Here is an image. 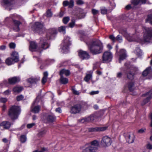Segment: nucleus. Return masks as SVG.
<instances>
[{
    "instance_id": "nucleus-1",
    "label": "nucleus",
    "mask_w": 152,
    "mask_h": 152,
    "mask_svg": "<svg viewBox=\"0 0 152 152\" xmlns=\"http://www.w3.org/2000/svg\"><path fill=\"white\" fill-rule=\"evenodd\" d=\"M88 46L90 52L94 55L101 53L103 48L102 43L99 40L92 42Z\"/></svg>"
},
{
    "instance_id": "nucleus-2",
    "label": "nucleus",
    "mask_w": 152,
    "mask_h": 152,
    "mask_svg": "<svg viewBox=\"0 0 152 152\" xmlns=\"http://www.w3.org/2000/svg\"><path fill=\"white\" fill-rule=\"evenodd\" d=\"M39 44L40 47L37 48V44L35 42H31L29 48L30 50L31 51H38L41 52L43 50L46 49L49 46V45L46 39L42 38L41 39Z\"/></svg>"
},
{
    "instance_id": "nucleus-3",
    "label": "nucleus",
    "mask_w": 152,
    "mask_h": 152,
    "mask_svg": "<svg viewBox=\"0 0 152 152\" xmlns=\"http://www.w3.org/2000/svg\"><path fill=\"white\" fill-rule=\"evenodd\" d=\"M99 145V142L96 140H94L90 144L86 145L82 152H96L98 150Z\"/></svg>"
},
{
    "instance_id": "nucleus-4",
    "label": "nucleus",
    "mask_w": 152,
    "mask_h": 152,
    "mask_svg": "<svg viewBox=\"0 0 152 152\" xmlns=\"http://www.w3.org/2000/svg\"><path fill=\"white\" fill-rule=\"evenodd\" d=\"M20 109L19 106H13L10 109L9 115L12 119H16L20 114Z\"/></svg>"
},
{
    "instance_id": "nucleus-5",
    "label": "nucleus",
    "mask_w": 152,
    "mask_h": 152,
    "mask_svg": "<svg viewBox=\"0 0 152 152\" xmlns=\"http://www.w3.org/2000/svg\"><path fill=\"white\" fill-rule=\"evenodd\" d=\"M143 39L145 42H151L152 40V28H143Z\"/></svg>"
},
{
    "instance_id": "nucleus-6",
    "label": "nucleus",
    "mask_w": 152,
    "mask_h": 152,
    "mask_svg": "<svg viewBox=\"0 0 152 152\" xmlns=\"http://www.w3.org/2000/svg\"><path fill=\"white\" fill-rule=\"evenodd\" d=\"M97 118V117L95 114H92L88 117L79 119L78 121L82 123H88L92 122Z\"/></svg>"
},
{
    "instance_id": "nucleus-7",
    "label": "nucleus",
    "mask_w": 152,
    "mask_h": 152,
    "mask_svg": "<svg viewBox=\"0 0 152 152\" xmlns=\"http://www.w3.org/2000/svg\"><path fill=\"white\" fill-rule=\"evenodd\" d=\"M11 18L12 19L13 22L15 24V27L14 28V30L16 31H18L19 30V26L20 24V23L18 21L15 20V18H19L20 17L17 15L15 14L12 15L11 16Z\"/></svg>"
},
{
    "instance_id": "nucleus-8",
    "label": "nucleus",
    "mask_w": 152,
    "mask_h": 152,
    "mask_svg": "<svg viewBox=\"0 0 152 152\" xmlns=\"http://www.w3.org/2000/svg\"><path fill=\"white\" fill-rule=\"evenodd\" d=\"M111 139L107 136L104 137L101 141V144L103 147L110 146L112 143Z\"/></svg>"
},
{
    "instance_id": "nucleus-9",
    "label": "nucleus",
    "mask_w": 152,
    "mask_h": 152,
    "mask_svg": "<svg viewBox=\"0 0 152 152\" xmlns=\"http://www.w3.org/2000/svg\"><path fill=\"white\" fill-rule=\"evenodd\" d=\"M112 57V55L110 52H105L103 54L102 57L103 63H107L111 61Z\"/></svg>"
},
{
    "instance_id": "nucleus-10",
    "label": "nucleus",
    "mask_w": 152,
    "mask_h": 152,
    "mask_svg": "<svg viewBox=\"0 0 152 152\" xmlns=\"http://www.w3.org/2000/svg\"><path fill=\"white\" fill-rule=\"evenodd\" d=\"M119 33L122 34L126 38L127 40L130 42L135 41L136 40L134 38V36L130 35L127 33L126 30L120 29Z\"/></svg>"
},
{
    "instance_id": "nucleus-11",
    "label": "nucleus",
    "mask_w": 152,
    "mask_h": 152,
    "mask_svg": "<svg viewBox=\"0 0 152 152\" xmlns=\"http://www.w3.org/2000/svg\"><path fill=\"white\" fill-rule=\"evenodd\" d=\"M70 38L68 37H64L63 42L61 43V48L62 50H66L68 49L69 46L70 45Z\"/></svg>"
},
{
    "instance_id": "nucleus-12",
    "label": "nucleus",
    "mask_w": 152,
    "mask_h": 152,
    "mask_svg": "<svg viewBox=\"0 0 152 152\" xmlns=\"http://www.w3.org/2000/svg\"><path fill=\"white\" fill-rule=\"evenodd\" d=\"M34 27V31L40 34L44 30L43 24L39 22L35 23Z\"/></svg>"
},
{
    "instance_id": "nucleus-13",
    "label": "nucleus",
    "mask_w": 152,
    "mask_h": 152,
    "mask_svg": "<svg viewBox=\"0 0 152 152\" xmlns=\"http://www.w3.org/2000/svg\"><path fill=\"white\" fill-rule=\"evenodd\" d=\"M142 96H147V98L144 99L141 103V105H144L148 103L152 98V91H150L148 93L142 95Z\"/></svg>"
},
{
    "instance_id": "nucleus-14",
    "label": "nucleus",
    "mask_w": 152,
    "mask_h": 152,
    "mask_svg": "<svg viewBox=\"0 0 152 152\" xmlns=\"http://www.w3.org/2000/svg\"><path fill=\"white\" fill-rule=\"evenodd\" d=\"M78 55L80 58L83 60L88 59L90 58L88 53L86 51L80 50L78 51Z\"/></svg>"
},
{
    "instance_id": "nucleus-15",
    "label": "nucleus",
    "mask_w": 152,
    "mask_h": 152,
    "mask_svg": "<svg viewBox=\"0 0 152 152\" xmlns=\"http://www.w3.org/2000/svg\"><path fill=\"white\" fill-rule=\"evenodd\" d=\"M81 108V106L79 104L74 105L72 107L70 112L72 113L76 114L80 112Z\"/></svg>"
},
{
    "instance_id": "nucleus-16",
    "label": "nucleus",
    "mask_w": 152,
    "mask_h": 152,
    "mask_svg": "<svg viewBox=\"0 0 152 152\" xmlns=\"http://www.w3.org/2000/svg\"><path fill=\"white\" fill-rule=\"evenodd\" d=\"M57 32V30L55 28H50L48 31V33L47 35L46 38H42L45 39H46L47 42V40H49L51 38V35L53 34H56Z\"/></svg>"
},
{
    "instance_id": "nucleus-17",
    "label": "nucleus",
    "mask_w": 152,
    "mask_h": 152,
    "mask_svg": "<svg viewBox=\"0 0 152 152\" xmlns=\"http://www.w3.org/2000/svg\"><path fill=\"white\" fill-rule=\"evenodd\" d=\"M135 138L134 134L132 132L128 133L126 137V139L129 143H133L134 141Z\"/></svg>"
},
{
    "instance_id": "nucleus-18",
    "label": "nucleus",
    "mask_w": 152,
    "mask_h": 152,
    "mask_svg": "<svg viewBox=\"0 0 152 152\" xmlns=\"http://www.w3.org/2000/svg\"><path fill=\"white\" fill-rule=\"evenodd\" d=\"M142 75L144 76H148L150 78L152 77V70L151 67L147 68L142 72Z\"/></svg>"
},
{
    "instance_id": "nucleus-19",
    "label": "nucleus",
    "mask_w": 152,
    "mask_h": 152,
    "mask_svg": "<svg viewBox=\"0 0 152 152\" xmlns=\"http://www.w3.org/2000/svg\"><path fill=\"white\" fill-rule=\"evenodd\" d=\"M107 128L106 127H91L88 129V131L89 132H100L105 130Z\"/></svg>"
},
{
    "instance_id": "nucleus-20",
    "label": "nucleus",
    "mask_w": 152,
    "mask_h": 152,
    "mask_svg": "<svg viewBox=\"0 0 152 152\" xmlns=\"http://www.w3.org/2000/svg\"><path fill=\"white\" fill-rule=\"evenodd\" d=\"M110 39L113 42L118 41L119 42H121L123 40L122 37L120 35H118L116 37H115L113 35H110L109 36Z\"/></svg>"
},
{
    "instance_id": "nucleus-21",
    "label": "nucleus",
    "mask_w": 152,
    "mask_h": 152,
    "mask_svg": "<svg viewBox=\"0 0 152 152\" xmlns=\"http://www.w3.org/2000/svg\"><path fill=\"white\" fill-rule=\"evenodd\" d=\"M130 70V69H127L125 72V73L126 75L127 78L132 80L134 79V73L131 71Z\"/></svg>"
},
{
    "instance_id": "nucleus-22",
    "label": "nucleus",
    "mask_w": 152,
    "mask_h": 152,
    "mask_svg": "<svg viewBox=\"0 0 152 152\" xmlns=\"http://www.w3.org/2000/svg\"><path fill=\"white\" fill-rule=\"evenodd\" d=\"M126 56V51L123 49L120 50V54L119 55V61L120 63L121 61L125 58Z\"/></svg>"
},
{
    "instance_id": "nucleus-23",
    "label": "nucleus",
    "mask_w": 152,
    "mask_h": 152,
    "mask_svg": "<svg viewBox=\"0 0 152 152\" xmlns=\"http://www.w3.org/2000/svg\"><path fill=\"white\" fill-rule=\"evenodd\" d=\"M20 80V79L19 77H16L10 78L8 80L9 83L11 84H14Z\"/></svg>"
},
{
    "instance_id": "nucleus-24",
    "label": "nucleus",
    "mask_w": 152,
    "mask_h": 152,
    "mask_svg": "<svg viewBox=\"0 0 152 152\" xmlns=\"http://www.w3.org/2000/svg\"><path fill=\"white\" fill-rule=\"evenodd\" d=\"M35 102H34L31 107V111L35 113H38L40 110V106L39 105L34 107V104Z\"/></svg>"
},
{
    "instance_id": "nucleus-25",
    "label": "nucleus",
    "mask_w": 152,
    "mask_h": 152,
    "mask_svg": "<svg viewBox=\"0 0 152 152\" xmlns=\"http://www.w3.org/2000/svg\"><path fill=\"white\" fill-rule=\"evenodd\" d=\"M146 0H132L131 1L132 4L137 6L139 4L145 3Z\"/></svg>"
},
{
    "instance_id": "nucleus-26",
    "label": "nucleus",
    "mask_w": 152,
    "mask_h": 152,
    "mask_svg": "<svg viewBox=\"0 0 152 152\" xmlns=\"http://www.w3.org/2000/svg\"><path fill=\"white\" fill-rule=\"evenodd\" d=\"M12 58L16 62H17L19 60V57L18 53L16 52H13L11 55Z\"/></svg>"
},
{
    "instance_id": "nucleus-27",
    "label": "nucleus",
    "mask_w": 152,
    "mask_h": 152,
    "mask_svg": "<svg viewBox=\"0 0 152 152\" xmlns=\"http://www.w3.org/2000/svg\"><path fill=\"white\" fill-rule=\"evenodd\" d=\"M0 126H3L6 129H9L10 126V122L4 121L0 124Z\"/></svg>"
},
{
    "instance_id": "nucleus-28",
    "label": "nucleus",
    "mask_w": 152,
    "mask_h": 152,
    "mask_svg": "<svg viewBox=\"0 0 152 152\" xmlns=\"http://www.w3.org/2000/svg\"><path fill=\"white\" fill-rule=\"evenodd\" d=\"M5 62L6 64L8 65H10L12 64H14L15 62L13 58H7L6 61Z\"/></svg>"
},
{
    "instance_id": "nucleus-29",
    "label": "nucleus",
    "mask_w": 152,
    "mask_h": 152,
    "mask_svg": "<svg viewBox=\"0 0 152 152\" xmlns=\"http://www.w3.org/2000/svg\"><path fill=\"white\" fill-rule=\"evenodd\" d=\"M70 74V72L69 70H66L65 69H63L60 71V75H62L63 74H64L66 76H68Z\"/></svg>"
},
{
    "instance_id": "nucleus-30",
    "label": "nucleus",
    "mask_w": 152,
    "mask_h": 152,
    "mask_svg": "<svg viewBox=\"0 0 152 152\" xmlns=\"http://www.w3.org/2000/svg\"><path fill=\"white\" fill-rule=\"evenodd\" d=\"M48 76V73L47 72H45L43 73V77L42 80V84H44L46 82Z\"/></svg>"
},
{
    "instance_id": "nucleus-31",
    "label": "nucleus",
    "mask_w": 152,
    "mask_h": 152,
    "mask_svg": "<svg viewBox=\"0 0 152 152\" xmlns=\"http://www.w3.org/2000/svg\"><path fill=\"white\" fill-rule=\"evenodd\" d=\"M60 80V82L63 84H66L68 82V79L64 77L62 75H61Z\"/></svg>"
},
{
    "instance_id": "nucleus-32",
    "label": "nucleus",
    "mask_w": 152,
    "mask_h": 152,
    "mask_svg": "<svg viewBox=\"0 0 152 152\" xmlns=\"http://www.w3.org/2000/svg\"><path fill=\"white\" fill-rule=\"evenodd\" d=\"M23 89L22 87L16 86L13 89V91L15 93H19L21 92Z\"/></svg>"
},
{
    "instance_id": "nucleus-33",
    "label": "nucleus",
    "mask_w": 152,
    "mask_h": 152,
    "mask_svg": "<svg viewBox=\"0 0 152 152\" xmlns=\"http://www.w3.org/2000/svg\"><path fill=\"white\" fill-rule=\"evenodd\" d=\"M39 80V79L36 78H30L27 80L28 82L31 83H36Z\"/></svg>"
},
{
    "instance_id": "nucleus-34",
    "label": "nucleus",
    "mask_w": 152,
    "mask_h": 152,
    "mask_svg": "<svg viewBox=\"0 0 152 152\" xmlns=\"http://www.w3.org/2000/svg\"><path fill=\"white\" fill-rule=\"evenodd\" d=\"M55 119V117L52 115H48L47 118V121L49 122H53Z\"/></svg>"
},
{
    "instance_id": "nucleus-35",
    "label": "nucleus",
    "mask_w": 152,
    "mask_h": 152,
    "mask_svg": "<svg viewBox=\"0 0 152 152\" xmlns=\"http://www.w3.org/2000/svg\"><path fill=\"white\" fill-rule=\"evenodd\" d=\"M128 87L130 91H132L134 89V84L132 82H130L128 83Z\"/></svg>"
},
{
    "instance_id": "nucleus-36",
    "label": "nucleus",
    "mask_w": 152,
    "mask_h": 152,
    "mask_svg": "<svg viewBox=\"0 0 152 152\" xmlns=\"http://www.w3.org/2000/svg\"><path fill=\"white\" fill-rule=\"evenodd\" d=\"M65 28V27L62 26L59 28L58 31L60 32H62L63 34H65L66 33Z\"/></svg>"
},
{
    "instance_id": "nucleus-37",
    "label": "nucleus",
    "mask_w": 152,
    "mask_h": 152,
    "mask_svg": "<svg viewBox=\"0 0 152 152\" xmlns=\"http://www.w3.org/2000/svg\"><path fill=\"white\" fill-rule=\"evenodd\" d=\"M135 53L139 57L141 56L142 55V51L139 48L137 49L135 51Z\"/></svg>"
},
{
    "instance_id": "nucleus-38",
    "label": "nucleus",
    "mask_w": 152,
    "mask_h": 152,
    "mask_svg": "<svg viewBox=\"0 0 152 152\" xmlns=\"http://www.w3.org/2000/svg\"><path fill=\"white\" fill-rule=\"evenodd\" d=\"M26 140V135H22L21 136L20 140L22 143L25 142Z\"/></svg>"
},
{
    "instance_id": "nucleus-39",
    "label": "nucleus",
    "mask_w": 152,
    "mask_h": 152,
    "mask_svg": "<svg viewBox=\"0 0 152 152\" xmlns=\"http://www.w3.org/2000/svg\"><path fill=\"white\" fill-rule=\"evenodd\" d=\"M92 77V75L91 74H88L86 75L84 78V80L86 82L88 81Z\"/></svg>"
},
{
    "instance_id": "nucleus-40",
    "label": "nucleus",
    "mask_w": 152,
    "mask_h": 152,
    "mask_svg": "<svg viewBox=\"0 0 152 152\" xmlns=\"http://www.w3.org/2000/svg\"><path fill=\"white\" fill-rule=\"evenodd\" d=\"M101 11L102 14H105L107 12V10L104 7H103L101 9Z\"/></svg>"
},
{
    "instance_id": "nucleus-41",
    "label": "nucleus",
    "mask_w": 152,
    "mask_h": 152,
    "mask_svg": "<svg viewBox=\"0 0 152 152\" xmlns=\"http://www.w3.org/2000/svg\"><path fill=\"white\" fill-rule=\"evenodd\" d=\"M74 1L73 0H70L69 2V7L70 8H72L74 6Z\"/></svg>"
},
{
    "instance_id": "nucleus-42",
    "label": "nucleus",
    "mask_w": 152,
    "mask_h": 152,
    "mask_svg": "<svg viewBox=\"0 0 152 152\" xmlns=\"http://www.w3.org/2000/svg\"><path fill=\"white\" fill-rule=\"evenodd\" d=\"M69 20V17H64L63 19V22L64 24L67 23Z\"/></svg>"
},
{
    "instance_id": "nucleus-43",
    "label": "nucleus",
    "mask_w": 152,
    "mask_h": 152,
    "mask_svg": "<svg viewBox=\"0 0 152 152\" xmlns=\"http://www.w3.org/2000/svg\"><path fill=\"white\" fill-rule=\"evenodd\" d=\"M46 15L48 17H51L53 15L52 13L50 10H48L46 12Z\"/></svg>"
},
{
    "instance_id": "nucleus-44",
    "label": "nucleus",
    "mask_w": 152,
    "mask_h": 152,
    "mask_svg": "<svg viewBox=\"0 0 152 152\" xmlns=\"http://www.w3.org/2000/svg\"><path fill=\"white\" fill-rule=\"evenodd\" d=\"M146 129L145 128H142L138 130L137 131V132L139 134H142L144 133Z\"/></svg>"
},
{
    "instance_id": "nucleus-45",
    "label": "nucleus",
    "mask_w": 152,
    "mask_h": 152,
    "mask_svg": "<svg viewBox=\"0 0 152 152\" xmlns=\"http://www.w3.org/2000/svg\"><path fill=\"white\" fill-rule=\"evenodd\" d=\"M75 20L74 19L72 20L71 22L69 23V26L71 28H72L75 25Z\"/></svg>"
},
{
    "instance_id": "nucleus-46",
    "label": "nucleus",
    "mask_w": 152,
    "mask_h": 152,
    "mask_svg": "<svg viewBox=\"0 0 152 152\" xmlns=\"http://www.w3.org/2000/svg\"><path fill=\"white\" fill-rule=\"evenodd\" d=\"M149 21L152 25V14L148 15V18L146 20V21Z\"/></svg>"
},
{
    "instance_id": "nucleus-47",
    "label": "nucleus",
    "mask_w": 152,
    "mask_h": 152,
    "mask_svg": "<svg viewBox=\"0 0 152 152\" xmlns=\"http://www.w3.org/2000/svg\"><path fill=\"white\" fill-rule=\"evenodd\" d=\"M46 132V131L45 129H42L40 131L39 133V135L40 136H42L45 134Z\"/></svg>"
},
{
    "instance_id": "nucleus-48",
    "label": "nucleus",
    "mask_w": 152,
    "mask_h": 152,
    "mask_svg": "<svg viewBox=\"0 0 152 152\" xmlns=\"http://www.w3.org/2000/svg\"><path fill=\"white\" fill-rule=\"evenodd\" d=\"M35 124L34 123H32L30 124H28L27 125V126L28 128L30 129L32 128L35 125Z\"/></svg>"
},
{
    "instance_id": "nucleus-49",
    "label": "nucleus",
    "mask_w": 152,
    "mask_h": 152,
    "mask_svg": "<svg viewBox=\"0 0 152 152\" xmlns=\"http://www.w3.org/2000/svg\"><path fill=\"white\" fill-rule=\"evenodd\" d=\"M92 12L94 15H95L98 13L99 11L96 9H93L92 10Z\"/></svg>"
},
{
    "instance_id": "nucleus-50",
    "label": "nucleus",
    "mask_w": 152,
    "mask_h": 152,
    "mask_svg": "<svg viewBox=\"0 0 152 152\" xmlns=\"http://www.w3.org/2000/svg\"><path fill=\"white\" fill-rule=\"evenodd\" d=\"M23 97V96L22 95L18 96L17 97V100L18 101H20L22 100Z\"/></svg>"
},
{
    "instance_id": "nucleus-51",
    "label": "nucleus",
    "mask_w": 152,
    "mask_h": 152,
    "mask_svg": "<svg viewBox=\"0 0 152 152\" xmlns=\"http://www.w3.org/2000/svg\"><path fill=\"white\" fill-rule=\"evenodd\" d=\"M10 47L11 48L13 49L15 47V45L14 43H11L9 44Z\"/></svg>"
},
{
    "instance_id": "nucleus-52",
    "label": "nucleus",
    "mask_w": 152,
    "mask_h": 152,
    "mask_svg": "<svg viewBox=\"0 0 152 152\" xmlns=\"http://www.w3.org/2000/svg\"><path fill=\"white\" fill-rule=\"evenodd\" d=\"M76 3L77 5H81L84 4L83 1L82 0H77L76 1Z\"/></svg>"
},
{
    "instance_id": "nucleus-53",
    "label": "nucleus",
    "mask_w": 152,
    "mask_h": 152,
    "mask_svg": "<svg viewBox=\"0 0 152 152\" xmlns=\"http://www.w3.org/2000/svg\"><path fill=\"white\" fill-rule=\"evenodd\" d=\"M99 91H92L89 93V94L91 95H94L95 94H97L99 93Z\"/></svg>"
},
{
    "instance_id": "nucleus-54",
    "label": "nucleus",
    "mask_w": 152,
    "mask_h": 152,
    "mask_svg": "<svg viewBox=\"0 0 152 152\" xmlns=\"http://www.w3.org/2000/svg\"><path fill=\"white\" fill-rule=\"evenodd\" d=\"M11 0H3V1L5 4L6 5L10 4Z\"/></svg>"
},
{
    "instance_id": "nucleus-55",
    "label": "nucleus",
    "mask_w": 152,
    "mask_h": 152,
    "mask_svg": "<svg viewBox=\"0 0 152 152\" xmlns=\"http://www.w3.org/2000/svg\"><path fill=\"white\" fill-rule=\"evenodd\" d=\"M7 101V99L5 98H1L0 99V102H1L4 103Z\"/></svg>"
},
{
    "instance_id": "nucleus-56",
    "label": "nucleus",
    "mask_w": 152,
    "mask_h": 152,
    "mask_svg": "<svg viewBox=\"0 0 152 152\" xmlns=\"http://www.w3.org/2000/svg\"><path fill=\"white\" fill-rule=\"evenodd\" d=\"M69 2L67 1H64L63 3V6L65 7L68 6Z\"/></svg>"
},
{
    "instance_id": "nucleus-57",
    "label": "nucleus",
    "mask_w": 152,
    "mask_h": 152,
    "mask_svg": "<svg viewBox=\"0 0 152 152\" xmlns=\"http://www.w3.org/2000/svg\"><path fill=\"white\" fill-rule=\"evenodd\" d=\"M72 92L74 94L76 95H79V92L78 91H77L74 89H72Z\"/></svg>"
},
{
    "instance_id": "nucleus-58",
    "label": "nucleus",
    "mask_w": 152,
    "mask_h": 152,
    "mask_svg": "<svg viewBox=\"0 0 152 152\" xmlns=\"http://www.w3.org/2000/svg\"><path fill=\"white\" fill-rule=\"evenodd\" d=\"M99 66V63H96L94 64L93 68L94 69H96L97 67Z\"/></svg>"
},
{
    "instance_id": "nucleus-59",
    "label": "nucleus",
    "mask_w": 152,
    "mask_h": 152,
    "mask_svg": "<svg viewBox=\"0 0 152 152\" xmlns=\"http://www.w3.org/2000/svg\"><path fill=\"white\" fill-rule=\"evenodd\" d=\"M122 73L121 72H119L117 74V77L118 78H120L121 77Z\"/></svg>"
},
{
    "instance_id": "nucleus-60",
    "label": "nucleus",
    "mask_w": 152,
    "mask_h": 152,
    "mask_svg": "<svg viewBox=\"0 0 152 152\" xmlns=\"http://www.w3.org/2000/svg\"><path fill=\"white\" fill-rule=\"evenodd\" d=\"M56 111L57 112L60 113L61 112V110L60 107L57 108L56 109Z\"/></svg>"
},
{
    "instance_id": "nucleus-61",
    "label": "nucleus",
    "mask_w": 152,
    "mask_h": 152,
    "mask_svg": "<svg viewBox=\"0 0 152 152\" xmlns=\"http://www.w3.org/2000/svg\"><path fill=\"white\" fill-rule=\"evenodd\" d=\"M10 91L9 90H7L5 91L4 92V93L5 94L8 95V94H9L10 93Z\"/></svg>"
},
{
    "instance_id": "nucleus-62",
    "label": "nucleus",
    "mask_w": 152,
    "mask_h": 152,
    "mask_svg": "<svg viewBox=\"0 0 152 152\" xmlns=\"http://www.w3.org/2000/svg\"><path fill=\"white\" fill-rule=\"evenodd\" d=\"M147 147L148 148L151 149L152 148V145L150 144H148L147 145Z\"/></svg>"
},
{
    "instance_id": "nucleus-63",
    "label": "nucleus",
    "mask_w": 152,
    "mask_h": 152,
    "mask_svg": "<svg viewBox=\"0 0 152 152\" xmlns=\"http://www.w3.org/2000/svg\"><path fill=\"white\" fill-rule=\"evenodd\" d=\"M131 5H130V4H129L127 5L126 7V9L127 10H129V9H130V8H131Z\"/></svg>"
},
{
    "instance_id": "nucleus-64",
    "label": "nucleus",
    "mask_w": 152,
    "mask_h": 152,
    "mask_svg": "<svg viewBox=\"0 0 152 152\" xmlns=\"http://www.w3.org/2000/svg\"><path fill=\"white\" fill-rule=\"evenodd\" d=\"M45 150V149L44 148H43L42 149V150L38 151V150H35L33 152H44V151Z\"/></svg>"
}]
</instances>
